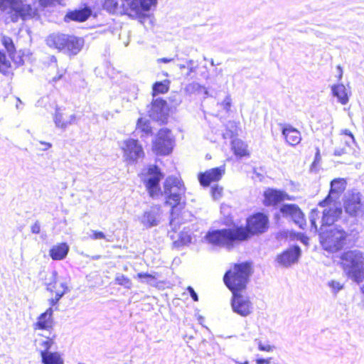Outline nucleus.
Wrapping results in <instances>:
<instances>
[{"instance_id": "41", "label": "nucleus", "mask_w": 364, "mask_h": 364, "mask_svg": "<svg viewBox=\"0 0 364 364\" xmlns=\"http://www.w3.org/2000/svg\"><path fill=\"white\" fill-rule=\"evenodd\" d=\"M333 96L342 105H346L348 102V92H333Z\"/></svg>"}, {"instance_id": "18", "label": "nucleus", "mask_w": 364, "mask_h": 364, "mask_svg": "<svg viewBox=\"0 0 364 364\" xmlns=\"http://www.w3.org/2000/svg\"><path fill=\"white\" fill-rule=\"evenodd\" d=\"M225 166H221L220 167L209 169L204 173H199L198 179L202 186H208L211 182L220 181L225 174Z\"/></svg>"}, {"instance_id": "35", "label": "nucleus", "mask_w": 364, "mask_h": 364, "mask_svg": "<svg viewBox=\"0 0 364 364\" xmlns=\"http://www.w3.org/2000/svg\"><path fill=\"white\" fill-rule=\"evenodd\" d=\"M170 83L168 80L156 82L152 86V91H168Z\"/></svg>"}, {"instance_id": "34", "label": "nucleus", "mask_w": 364, "mask_h": 364, "mask_svg": "<svg viewBox=\"0 0 364 364\" xmlns=\"http://www.w3.org/2000/svg\"><path fill=\"white\" fill-rule=\"evenodd\" d=\"M137 278L141 279L143 282L149 284L150 285L155 286L157 282L156 274H148L144 272H140L137 274Z\"/></svg>"}, {"instance_id": "53", "label": "nucleus", "mask_w": 364, "mask_h": 364, "mask_svg": "<svg viewBox=\"0 0 364 364\" xmlns=\"http://www.w3.org/2000/svg\"><path fill=\"white\" fill-rule=\"evenodd\" d=\"M40 144L43 146V147L41 149L43 151H46L52 146V144L49 142L41 141Z\"/></svg>"}, {"instance_id": "49", "label": "nucleus", "mask_w": 364, "mask_h": 364, "mask_svg": "<svg viewBox=\"0 0 364 364\" xmlns=\"http://www.w3.org/2000/svg\"><path fill=\"white\" fill-rule=\"evenodd\" d=\"M188 291L189 292L191 298L193 301H198V296L194 289L191 287H188L187 288Z\"/></svg>"}, {"instance_id": "20", "label": "nucleus", "mask_w": 364, "mask_h": 364, "mask_svg": "<svg viewBox=\"0 0 364 364\" xmlns=\"http://www.w3.org/2000/svg\"><path fill=\"white\" fill-rule=\"evenodd\" d=\"M36 335L38 337L35 339V343L40 352V354L43 355L45 353L48 352L49 349L54 343L55 335L54 333L48 334L41 332H38Z\"/></svg>"}, {"instance_id": "19", "label": "nucleus", "mask_w": 364, "mask_h": 364, "mask_svg": "<svg viewBox=\"0 0 364 364\" xmlns=\"http://www.w3.org/2000/svg\"><path fill=\"white\" fill-rule=\"evenodd\" d=\"M301 255V249L299 246H294L277 256V262L284 267H288L298 262Z\"/></svg>"}, {"instance_id": "21", "label": "nucleus", "mask_w": 364, "mask_h": 364, "mask_svg": "<svg viewBox=\"0 0 364 364\" xmlns=\"http://www.w3.org/2000/svg\"><path fill=\"white\" fill-rule=\"evenodd\" d=\"M91 15V10L88 8L75 9L67 12L64 16V21L69 23L70 21L84 22L88 19Z\"/></svg>"}, {"instance_id": "14", "label": "nucleus", "mask_w": 364, "mask_h": 364, "mask_svg": "<svg viewBox=\"0 0 364 364\" xmlns=\"http://www.w3.org/2000/svg\"><path fill=\"white\" fill-rule=\"evenodd\" d=\"M53 310L51 307L48 308L44 313H42L33 324V328L35 334L38 332L52 334L53 329Z\"/></svg>"}, {"instance_id": "57", "label": "nucleus", "mask_w": 364, "mask_h": 364, "mask_svg": "<svg viewBox=\"0 0 364 364\" xmlns=\"http://www.w3.org/2000/svg\"><path fill=\"white\" fill-rule=\"evenodd\" d=\"M342 134H344L345 135L349 136L350 137V139H352V141L353 142L355 141L354 136H353V135L352 134V133L349 130L344 129V130L342 131Z\"/></svg>"}, {"instance_id": "13", "label": "nucleus", "mask_w": 364, "mask_h": 364, "mask_svg": "<svg viewBox=\"0 0 364 364\" xmlns=\"http://www.w3.org/2000/svg\"><path fill=\"white\" fill-rule=\"evenodd\" d=\"M157 92H153L154 102L149 110V117L160 123H165L168 115V107L165 100L156 97Z\"/></svg>"}, {"instance_id": "28", "label": "nucleus", "mask_w": 364, "mask_h": 364, "mask_svg": "<svg viewBox=\"0 0 364 364\" xmlns=\"http://www.w3.org/2000/svg\"><path fill=\"white\" fill-rule=\"evenodd\" d=\"M41 356L43 364H64V360L58 352L48 351Z\"/></svg>"}, {"instance_id": "48", "label": "nucleus", "mask_w": 364, "mask_h": 364, "mask_svg": "<svg viewBox=\"0 0 364 364\" xmlns=\"http://www.w3.org/2000/svg\"><path fill=\"white\" fill-rule=\"evenodd\" d=\"M31 230L34 234H38L41 231V225L38 221H36L31 227Z\"/></svg>"}, {"instance_id": "22", "label": "nucleus", "mask_w": 364, "mask_h": 364, "mask_svg": "<svg viewBox=\"0 0 364 364\" xmlns=\"http://www.w3.org/2000/svg\"><path fill=\"white\" fill-rule=\"evenodd\" d=\"M84 43L82 38L68 35L64 51L68 55H75L82 50Z\"/></svg>"}, {"instance_id": "30", "label": "nucleus", "mask_w": 364, "mask_h": 364, "mask_svg": "<svg viewBox=\"0 0 364 364\" xmlns=\"http://www.w3.org/2000/svg\"><path fill=\"white\" fill-rule=\"evenodd\" d=\"M60 288H61V289H56V292H54L55 294V297L49 299V304L51 307L56 305L58 301L69 290L68 284L65 282H60Z\"/></svg>"}, {"instance_id": "23", "label": "nucleus", "mask_w": 364, "mask_h": 364, "mask_svg": "<svg viewBox=\"0 0 364 364\" xmlns=\"http://www.w3.org/2000/svg\"><path fill=\"white\" fill-rule=\"evenodd\" d=\"M264 196L266 205H276L282 200L289 199L288 195L285 193L273 189L267 190L264 193Z\"/></svg>"}, {"instance_id": "39", "label": "nucleus", "mask_w": 364, "mask_h": 364, "mask_svg": "<svg viewBox=\"0 0 364 364\" xmlns=\"http://www.w3.org/2000/svg\"><path fill=\"white\" fill-rule=\"evenodd\" d=\"M328 286L331 288L332 292L334 294L338 292L343 287V284L336 280L329 281L328 282Z\"/></svg>"}, {"instance_id": "1", "label": "nucleus", "mask_w": 364, "mask_h": 364, "mask_svg": "<svg viewBox=\"0 0 364 364\" xmlns=\"http://www.w3.org/2000/svg\"><path fill=\"white\" fill-rule=\"evenodd\" d=\"M268 218L262 213H257L247 221V228L233 226L229 228L208 232L205 239L208 243L213 245L225 247L228 249L233 247L235 244L247 240L250 234L262 233L267 229Z\"/></svg>"}, {"instance_id": "59", "label": "nucleus", "mask_w": 364, "mask_h": 364, "mask_svg": "<svg viewBox=\"0 0 364 364\" xmlns=\"http://www.w3.org/2000/svg\"><path fill=\"white\" fill-rule=\"evenodd\" d=\"M321 156H320V150L318 149H316V153L315 156V159L313 163V165H315L316 162H318L320 160Z\"/></svg>"}, {"instance_id": "38", "label": "nucleus", "mask_w": 364, "mask_h": 364, "mask_svg": "<svg viewBox=\"0 0 364 364\" xmlns=\"http://www.w3.org/2000/svg\"><path fill=\"white\" fill-rule=\"evenodd\" d=\"M319 218V212L316 209H313L309 215V220L311 225V228L314 229L315 232L317 231L316 220Z\"/></svg>"}, {"instance_id": "50", "label": "nucleus", "mask_w": 364, "mask_h": 364, "mask_svg": "<svg viewBox=\"0 0 364 364\" xmlns=\"http://www.w3.org/2000/svg\"><path fill=\"white\" fill-rule=\"evenodd\" d=\"M331 91H346V87L343 84L333 85L331 87Z\"/></svg>"}, {"instance_id": "40", "label": "nucleus", "mask_w": 364, "mask_h": 364, "mask_svg": "<svg viewBox=\"0 0 364 364\" xmlns=\"http://www.w3.org/2000/svg\"><path fill=\"white\" fill-rule=\"evenodd\" d=\"M223 188L218 185L211 188L213 198L215 200H220L223 196Z\"/></svg>"}, {"instance_id": "36", "label": "nucleus", "mask_w": 364, "mask_h": 364, "mask_svg": "<svg viewBox=\"0 0 364 364\" xmlns=\"http://www.w3.org/2000/svg\"><path fill=\"white\" fill-rule=\"evenodd\" d=\"M115 281L119 285L129 289L132 287L131 280L122 274H117L115 277Z\"/></svg>"}, {"instance_id": "54", "label": "nucleus", "mask_w": 364, "mask_h": 364, "mask_svg": "<svg viewBox=\"0 0 364 364\" xmlns=\"http://www.w3.org/2000/svg\"><path fill=\"white\" fill-rule=\"evenodd\" d=\"M38 1H39L41 5L43 6H46L48 5L52 4L55 0H38Z\"/></svg>"}, {"instance_id": "32", "label": "nucleus", "mask_w": 364, "mask_h": 364, "mask_svg": "<svg viewBox=\"0 0 364 364\" xmlns=\"http://www.w3.org/2000/svg\"><path fill=\"white\" fill-rule=\"evenodd\" d=\"M136 131H140L145 135H149L151 133V127L149 119L146 118H140L137 121Z\"/></svg>"}, {"instance_id": "2", "label": "nucleus", "mask_w": 364, "mask_h": 364, "mask_svg": "<svg viewBox=\"0 0 364 364\" xmlns=\"http://www.w3.org/2000/svg\"><path fill=\"white\" fill-rule=\"evenodd\" d=\"M346 181L343 178H336L331 182V189L328 196L319 205L323 210V224L333 223L342 213L341 204L338 202L341 194L345 191Z\"/></svg>"}, {"instance_id": "17", "label": "nucleus", "mask_w": 364, "mask_h": 364, "mask_svg": "<svg viewBox=\"0 0 364 364\" xmlns=\"http://www.w3.org/2000/svg\"><path fill=\"white\" fill-rule=\"evenodd\" d=\"M344 208L346 212L353 216L362 213L361 194L359 192L349 194L344 202Z\"/></svg>"}, {"instance_id": "37", "label": "nucleus", "mask_w": 364, "mask_h": 364, "mask_svg": "<svg viewBox=\"0 0 364 364\" xmlns=\"http://www.w3.org/2000/svg\"><path fill=\"white\" fill-rule=\"evenodd\" d=\"M3 44L9 54L10 58H13L15 51V47L12 40L10 38H4L3 39Z\"/></svg>"}, {"instance_id": "4", "label": "nucleus", "mask_w": 364, "mask_h": 364, "mask_svg": "<svg viewBox=\"0 0 364 364\" xmlns=\"http://www.w3.org/2000/svg\"><path fill=\"white\" fill-rule=\"evenodd\" d=\"M251 273L252 267L250 262L237 264L225 273L223 280L232 293L239 292L246 287Z\"/></svg>"}, {"instance_id": "61", "label": "nucleus", "mask_w": 364, "mask_h": 364, "mask_svg": "<svg viewBox=\"0 0 364 364\" xmlns=\"http://www.w3.org/2000/svg\"><path fill=\"white\" fill-rule=\"evenodd\" d=\"M232 132H227L225 134H223V137L225 139L228 138V137H230V138H232Z\"/></svg>"}, {"instance_id": "25", "label": "nucleus", "mask_w": 364, "mask_h": 364, "mask_svg": "<svg viewBox=\"0 0 364 364\" xmlns=\"http://www.w3.org/2000/svg\"><path fill=\"white\" fill-rule=\"evenodd\" d=\"M282 134L286 141L291 146H296L301 140V133L295 128L288 126L283 129Z\"/></svg>"}, {"instance_id": "9", "label": "nucleus", "mask_w": 364, "mask_h": 364, "mask_svg": "<svg viewBox=\"0 0 364 364\" xmlns=\"http://www.w3.org/2000/svg\"><path fill=\"white\" fill-rule=\"evenodd\" d=\"M173 136L170 130L161 129L153 143V150L159 155L169 154L173 147Z\"/></svg>"}, {"instance_id": "51", "label": "nucleus", "mask_w": 364, "mask_h": 364, "mask_svg": "<svg viewBox=\"0 0 364 364\" xmlns=\"http://www.w3.org/2000/svg\"><path fill=\"white\" fill-rule=\"evenodd\" d=\"M181 242L183 245H186V244L191 242V237L188 235H186L184 236L181 235Z\"/></svg>"}, {"instance_id": "26", "label": "nucleus", "mask_w": 364, "mask_h": 364, "mask_svg": "<svg viewBox=\"0 0 364 364\" xmlns=\"http://www.w3.org/2000/svg\"><path fill=\"white\" fill-rule=\"evenodd\" d=\"M58 284V273L56 271L53 270L46 273L44 279V284L46 289L50 292H56V289H61Z\"/></svg>"}, {"instance_id": "60", "label": "nucleus", "mask_w": 364, "mask_h": 364, "mask_svg": "<svg viewBox=\"0 0 364 364\" xmlns=\"http://www.w3.org/2000/svg\"><path fill=\"white\" fill-rule=\"evenodd\" d=\"M173 211L171 212V221H170V225L171 227H173V228H175V218H173Z\"/></svg>"}, {"instance_id": "43", "label": "nucleus", "mask_w": 364, "mask_h": 364, "mask_svg": "<svg viewBox=\"0 0 364 364\" xmlns=\"http://www.w3.org/2000/svg\"><path fill=\"white\" fill-rule=\"evenodd\" d=\"M91 232H92V235H90V238H92L93 240L104 239V240H106L107 241H109V240L106 237L105 235L102 232L97 231V230H92Z\"/></svg>"}, {"instance_id": "24", "label": "nucleus", "mask_w": 364, "mask_h": 364, "mask_svg": "<svg viewBox=\"0 0 364 364\" xmlns=\"http://www.w3.org/2000/svg\"><path fill=\"white\" fill-rule=\"evenodd\" d=\"M68 36L63 33H52L47 37L46 40V44L50 48L64 50Z\"/></svg>"}, {"instance_id": "52", "label": "nucleus", "mask_w": 364, "mask_h": 364, "mask_svg": "<svg viewBox=\"0 0 364 364\" xmlns=\"http://www.w3.org/2000/svg\"><path fill=\"white\" fill-rule=\"evenodd\" d=\"M271 360H272L271 358H267V359L259 358V359H257L256 363H257V364H270Z\"/></svg>"}, {"instance_id": "12", "label": "nucleus", "mask_w": 364, "mask_h": 364, "mask_svg": "<svg viewBox=\"0 0 364 364\" xmlns=\"http://www.w3.org/2000/svg\"><path fill=\"white\" fill-rule=\"evenodd\" d=\"M77 117L75 113H70L63 107H57L53 115V122L57 128L65 130L69 126L77 122Z\"/></svg>"}, {"instance_id": "42", "label": "nucleus", "mask_w": 364, "mask_h": 364, "mask_svg": "<svg viewBox=\"0 0 364 364\" xmlns=\"http://www.w3.org/2000/svg\"><path fill=\"white\" fill-rule=\"evenodd\" d=\"M255 341L258 345V349L261 351L272 352L275 347L269 344H263L260 340L256 338Z\"/></svg>"}, {"instance_id": "8", "label": "nucleus", "mask_w": 364, "mask_h": 364, "mask_svg": "<svg viewBox=\"0 0 364 364\" xmlns=\"http://www.w3.org/2000/svg\"><path fill=\"white\" fill-rule=\"evenodd\" d=\"M143 181L151 198L158 197L161 194L159 181L163 175L156 166H150L142 173Z\"/></svg>"}, {"instance_id": "6", "label": "nucleus", "mask_w": 364, "mask_h": 364, "mask_svg": "<svg viewBox=\"0 0 364 364\" xmlns=\"http://www.w3.org/2000/svg\"><path fill=\"white\" fill-rule=\"evenodd\" d=\"M0 9L9 10L11 21L16 23L20 19L26 21L31 18L35 13L31 4L23 3V0H0Z\"/></svg>"}, {"instance_id": "58", "label": "nucleus", "mask_w": 364, "mask_h": 364, "mask_svg": "<svg viewBox=\"0 0 364 364\" xmlns=\"http://www.w3.org/2000/svg\"><path fill=\"white\" fill-rule=\"evenodd\" d=\"M345 153H346V151H345L344 149H337L334 151V154L336 156H341V155L344 154Z\"/></svg>"}, {"instance_id": "29", "label": "nucleus", "mask_w": 364, "mask_h": 364, "mask_svg": "<svg viewBox=\"0 0 364 364\" xmlns=\"http://www.w3.org/2000/svg\"><path fill=\"white\" fill-rule=\"evenodd\" d=\"M232 149L236 156L242 157L248 154L247 145L240 139L232 141Z\"/></svg>"}, {"instance_id": "64", "label": "nucleus", "mask_w": 364, "mask_h": 364, "mask_svg": "<svg viewBox=\"0 0 364 364\" xmlns=\"http://www.w3.org/2000/svg\"><path fill=\"white\" fill-rule=\"evenodd\" d=\"M233 361H234L235 364H249L248 361H245L243 363H241V362H239V361H237L236 360H234V359H233Z\"/></svg>"}, {"instance_id": "63", "label": "nucleus", "mask_w": 364, "mask_h": 364, "mask_svg": "<svg viewBox=\"0 0 364 364\" xmlns=\"http://www.w3.org/2000/svg\"><path fill=\"white\" fill-rule=\"evenodd\" d=\"M62 77H63V74H60V75H58V76L54 77L53 78V82H57V80H58L61 79V78H62Z\"/></svg>"}, {"instance_id": "31", "label": "nucleus", "mask_w": 364, "mask_h": 364, "mask_svg": "<svg viewBox=\"0 0 364 364\" xmlns=\"http://www.w3.org/2000/svg\"><path fill=\"white\" fill-rule=\"evenodd\" d=\"M11 66L4 51H0V72L6 75L11 73Z\"/></svg>"}, {"instance_id": "55", "label": "nucleus", "mask_w": 364, "mask_h": 364, "mask_svg": "<svg viewBox=\"0 0 364 364\" xmlns=\"http://www.w3.org/2000/svg\"><path fill=\"white\" fill-rule=\"evenodd\" d=\"M12 58H14V60L15 63L16 65H22L23 63V60L22 58V57H21V56H18L16 58V59H15L14 56L13 55Z\"/></svg>"}, {"instance_id": "5", "label": "nucleus", "mask_w": 364, "mask_h": 364, "mask_svg": "<svg viewBox=\"0 0 364 364\" xmlns=\"http://www.w3.org/2000/svg\"><path fill=\"white\" fill-rule=\"evenodd\" d=\"M321 223L320 242L323 248L331 252L341 250L346 244V232L343 229L330 227L332 223L323 224L322 220Z\"/></svg>"}, {"instance_id": "62", "label": "nucleus", "mask_w": 364, "mask_h": 364, "mask_svg": "<svg viewBox=\"0 0 364 364\" xmlns=\"http://www.w3.org/2000/svg\"><path fill=\"white\" fill-rule=\"evenodd\" d=\"M49 58H50V61L51 63H57V58H56V57H55V56H54V55H51V56H50V57H49Z\"/></svg>"}, {"instance_id": "3", "label": "nucleus", "mask_w": 364, "mask_h": 364, "mask_svg": "<svg viewBox=\"0 0 364 364\" xmlns=\"http://www.w3.org/2000/svg\"><path fill=\"white\" fill-rule=\"evenodd\" d=\"M341 265L348 278L359 284L364 279V253L349 250L341 257Z\"/></svg>"}, {"instance_id": "46", "label": "nucleus", "mask_w": 364, "mask_h": 364, "mask_svg": "<svg viewBox=\"0 0 364 364\" xmlns=\"http://www.w3.org/2000/svg\"><path fill=\"white\" fill-rule=\"evenodd\" d=\"M200 90L201 86L197 82L191 83L186 88V91H200Z\"/></svg>"}, {"instance_id": "7", "label": "nucleus", "mask_w": 364, "mask_h": 364, "mask_svg": "<svg viewBox=\"0 0 364 364\" xmlns=\"http://www.w3.org/2000/svg\"><path fill=\"white\" fill-rule=\"evenodd\" d=\"M185 192L186 188L179 178L169 176L166 179L164 184V194L166 203L172 208L180 204Z\"/></svg>"}, {"instance_id": "56", "label": "nucleus", "mask_w": 364, "mask_h": 364, "mask_svg": "<svg viewBox=\"0 0 364 364\" xmlns=\"http://www.w3.org/2000/svg\"><path fill=\"white\" fill-rule=\"evenodd\" d=\"M173 60V58H159V59L157 60V61H158L159 63H168L171 62Z\"/></svg>"}, {"instance_id": "27", "label": "nucleus", "mask_w": 364, "mask_h": 364, "mask_svg": "<svg viewBox=\"0 0 364 364\" xmlns=\"http://www.w3.org/2000/svg\"><path fill=\"white\" fill-rule=\"evenodd\" d=\"M69 246L66 243L54 245L49 251V255L53 260L63 259L68 255Z\"/></svg>"}, {"instance_id": "16", "label": "nucleus", "mask_w": 364, "mask_h": 364, "mask_svg": "<svg viewBox=\"0 0 364 364\" xmlns=\"http://www.w3.org/2000/svg\"><path fill=\"white\" fill-rule=\"evenodd\" d=\"M162 218V210L159 205H154L146 210L139 217V221L145 228H151L159 225Z\"/></svg>"}, {"instance_id": "45", "label": "nucleus", "mask_w": 364, "mask_h": 364, "mask_svg": "<svg viewBox=\"0 0 364 364\" xmlns=\"http://www.w3.org/2000/svg\"><path fill=\"white\" fill-rule=\"evenodd\" d=\"M186 68L189 70V73H194L196 71L198 65L196 64L194 60H188L186 62Z\"/></svg>"}, {"instance_id": "15", "label": "nucleus", "mask_w": 364, "mask_h": 364, "mask_svg": "<svg viewBox=\"0 0 364 364\" xmlns=\"http://www.w3.org/2000/svg\"><path fill=\"white\" fill-rule=\"evenodd\" d=\"M282 216L291 219L301 229L304 230L306 225L304 215L298 205L295 204H284L280 208Z\"/></svg>"}, {"instance_id": "44", "label": "nucleus", "mask_w": 364, "mask_h": 364, "mask_svg": "<svg viewBox=\"0 0 364 364\" xmlns=\"http://www.w3.org/2000/svg\"><path fill=\"white\" fill-rule=\"evenodd\" d=\"M231 101L232 100L230 99V96L227 95L223 101L220 103V105L223 107L224 109L228 111L231 106Z\"/></svg>"}, {"instance_id": "11", "label": "nucleus", "mask_w": 364, "mask_h": 364, "mask_svg": "<svg viewBox=\"0 0 364 364\" xmlns=\"http://www.w3.org/2000/svg\"><path fill=\"white\" fill-rule=\"evenodd\" d=\"M231 306L233 312L243 317L250 315L254 309L253 304L247 296L235 291L232 293Z\"/></svg>"}, {"instance_id": "10", "label": "nucleus", "mask_w": 364, "mask_h": 364, "mask_svg": "<svg viewBox=\"0 0 364 364\" xmlns=\"http://www.w3.org/2000/svg\"><path fill=\"white\" fill-rule=\"evenodd\" d=\"M120 147L123 151V157L129 163H134L144 156L141 145L137 140L129 139L122 142Z\"/></svg>"}, {"instance_id": "47", "label": "nucleus", "mask_w": 364, "mask_h": 364, "mask_svg": "<svg viewBox=\"0 0 364 364\" xmlns=\"http://www.w3.org/2000/svg\"><path fill=\"white\" fill-rule=\"evenodd\" d=\"M245 333H243L241 334V336L243 337L245 339H249L252 337L254 335L253 331L251 330L250 327L249 326H245Z\"/></svg>"}, {"instance_id": "33", "label": "nucleus", "mask_w": 364, "mask_h": 364, "mask_svg": "<svg viewBox=\"0 0 364 364\" xmlns=\"http://www.w3.org/2000/svg\"><path fill=\"white\" fill-rule=\"evenodd\" d=\"M102 7L109 14H116L118 10L117 0H102Z\"/></svg>"}]
</instances>
